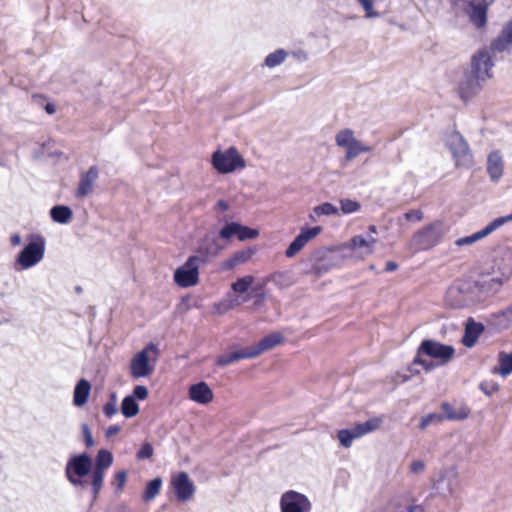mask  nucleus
Wrapping results in <instances>:
<instances>
[{"label": "nucleus", "mask_w": 512, "mask_h": 512, "mask_svg": "<svg viewBox=\"0 0 512 512\" xmlns=\"http://www.w3.org/2000/svg\"><path fill=\"white\" fill-rule=\"evenodd\" d=\"M337 436L340 444L345 448H349L352 445L353 440L357 439L353 428L339 430Z\"/></svg>", "instance_id": "obj_42"}, {"label": "nucleus", "mask_w": 512, "mask_h": 512, "mask_svg": "<svg viewBox=\"0 0 512 512\" xmlns=\"http://www.w3.org/2000/svg\"><path fill=\"white\" fill-rule=\"evenodd\" d=\"M425 469V463L421 460H415L410 464V471L414 474L423 472Z\"/></svg>", "instance_id": "obj_58"}, {"label": "nucleus", "mask_w": 512, "mask_h": 512, "mask_svg": "<svg viewBox=\"0 0 512 512\" xmlns=\"http://www.w3.org/2000/svg\"><path fill=\"white\" fill-rule=\"evenodd\" d=\"M461 480L455 467H449L441 472L439 479L435 482L434 488L442 495L454 496L459 490Z\"/></svg>", "instance_id": "obj_13"}, {"label": "nucleus", "mask_w": 512, "mask_h": 512, "mask_svg": "<svg viewBox=\"0 0 512 512\" xmlns=\"http://www.w3.org/2000/svg\"><path fill=\"white\" fill-rule=\"evenodd\" d=\"M411 378L412 376L410 375V373H398L396 376V381L399 383H406L410 381Z\"/></svg>", "instance_id": "obj_62"}, {"label": "nucleus", "mask_w": 512, "mask_h": 512, "mask_svg": "<svg viewBox=\"0 0 512 512\" xmlns=\"http://www.w3.org/2000/svg\"><path fill=\"white\" fill-rule=\"evenodd\" d=\"M117 412V408H116V405H114L113 402H107L104 406H103V413L111 418L113 415H115Z\"/></svg>", "instance_id": "obj_59"}, {"label": "nucleus", "mask_w": 512, "mask_h": 512, "mask_svg": "<svg viewBox=\"0 0 512 512\" xmlns=\"http://www.w3.org/2000/svg\"><path fill=\"white\" fill-rule=\"evenodd\" d=\"M480 389L486 394V395H492L495 391L499 389V386L497 383H482L480 385Z\"/></svg>", "instance_id": "obj_57"}, {"label": "nucleus", "mask_w": 512, "mask_h": 512, "mask_svg": "<svg viewBox=\"0 0 512 512\" xmlns=\"http://www.w3.org/2000/svg\"><path fill=\"white\" fill-rule=\"evenodd\" d=\"M487 81L477 74L465 69L458 83V94L464 102H468L476 96Z\"/></svg>", "instance_id": "obj_10"}, {"label": "nucleus", "mask_w": 512, "mask_h": 512, "mask_svg": "<svg viewBox=\"0 0 512 512\" xmlns=\"http://www.w3.org/2000/svg\"><path fill=\"white\" fill-rule=\"evenodd\" d=\"M440 420L441 416L437 414H429L421 419L420 422V429H425L432 421L434 420Z\"/></svg>", "instance_id": "obj_56"}, {"label": "nucleus", "mask_w": 512, "mask_h": 512, "mask_svg": "<svg viewBox=\"0 0 512 512\" xmlns=\"http://www.w3.org/2000/svg\"><path fill=\"white\" fill-rule=\"evenodd\" d=\"M506 280L507 278L494 277L469 283L473 292L475 293V296L479 298V303H481L489 297L495 295Z\"/></svg>", "instance_id": "obj_15"}, {"label": "nucleus", "mask_w": 512, "mask_h": 512, "mask_svg": "<svg viewBox=\"0 0 512 512\" xmlns=\"http://www.w3.org/2000/svg\"><path fill=\"white\" fill-rule=\"evenodd\" d=\"M81 428H82V433H83L84 442H85L86 447H88V448L92 447L94 445V440H93L92 433L90 431L89 426L87 424H82Z\"/></svg>", "instance_id": "obj_53"}, {"label": "nucleus", "mask_w": 512, "mask_h": 512, "mask_svg": "<svg viewBox=\"0 0 512 512\" xmlns=\"http://www.w3.org/2000/svg\"><path fill=\"white\" fill-rule=\"evenodd\" d=\"M189 397L198 404H208L213 400V392L206 382H198L189 388Z\"/></svg>", "instance_id": "obj_25"}, {"label": "nucleus", "mask_w": 512, "mask_h": 512, "mask_svg": "<svg viewBox=\"0 0 512 512\" xmlns=\"http://www.w3.org/2000/svg\"><path fill=\"white\" fill-rule=\"evenodd\" d=\"M200 262L189 256L186 262L174 272L175 283L182 288L195 286L199 281Z\"/></svg>", "instance_id": "obj_9"}, {"label": "nucleus", "mask_w": 512, "mask_h": 512, "mask_svg": "<svg viewBox=\"0 0 512 512\" xmlns=\"http://www.w3.org/2000/svg\"><path fill=\"white\" fill-rule=\"evenodd\" d=\"M282 512H309L311 503L309 499L296 491L290 490L285 492L280 500Z\"/></svg>", "instance_id": "obj_14"}, {"label": "nucleus", "mask_w": 512, "mask_h": 512, "mask_svg": "<svg viewBox=\"0 0 512 512\" xmlns=\"http://www.w3.org/2000/svg\"><path fill=\"white\" fill-rule=\"evenodd\" d=\"M425 356L424 354H418V350H416V355L414 357V363L419 364L423 370L427 373L433 371L439 366H442L441 364H438L437 361H429L423 358Z\"/></svg>", "instance_id": "obj_44"}, {"label": "nucleus", "mask_w": 512, "mask_h": 512, "mask_svg": "<svg viewBox=\"0 0 512 512\" xmlns=\"http://www.w3.org/2000/svg\"><path fill=\"white\" fill-rule=\"evenodd\" d=\"M382 423V420L380 418H371L368 419L365 422L358 423L353 427V430L357 436V438H360L368 433H371L375 430H377Z\"/></svg>", "instance_id": "obj_31"}, {"label": "nucleus", "mask_w": 512, "mask_h": 512, "mask_svg": "<svg viewBox=\"0 0 512 512\" xmlns=\"http://www.w3.org/2000/svg\"><path fill=\"white\" fill-rule=\"evenodd\" d=\"M360 208H361V204L356 200H352V199H348V198L340 200V209L343 214L355 213V212L359 211Z\"/></svg>", "instance_id": "obj_45"}, {"label": "nucleus", "mask_w": 512, "mask_h": 512, "mask_svg": "<svg viewBox=\"0 0 512 512\" xmlns=\"http://www.w3.org/2000/svg\"><path fill=\"white\" fill-rule=\"evenodd\" d=\"M417 350L418 354H424L441 365L449 363L455 354L453 346L442 344L432 339H424L418 346Z\"/></svg>", "instance_id": "obj_8"}, {"label": "nucleus", "mask_w": 512, "mask_h": 512, "mask_svg": "<svg viewBox=\"0 0 512 512\" xmlns=\"http://www.w3.org/2000/svg\"><path fill=\"white\" fill-rule=\"evenodd\" d=\"M104 474L101 472L92 471L91 475V492L93 499L96 500L98 498V495L102 489L103 481H104Z\"/></svg>", "instance_id": "obj_41"}, {"label": "nucleus", "mask_w": 512, "mask_h": 512, "mask_svg": "<svg viewBox=\"0 0 512 512\" xmlns=\"http://www.w3.org/2000/svg\"><path fill=\"white\" fill-rule=\"evenodd\" d=\"M486 322L488 326L496 330H504L510 326L504 310L489 314Z\"/></svg>", "instance_id": "obj_33"}, {"label": "nucleus", "mask_w": 512, "mask_h": 512, "mask_svg": "<svg viewBox=\"0 0 512 512\" xmlns=\"http://www.w3.org/2000/svg\"><path fill=\"white\" fill-rule=\"evenodd\" d=\"M442 410L449 420H464L468 417L469 411L465 408H460L456 410L451 404L448 402L442 403Z\"/></svg>", "instance_id": "obj_39"}, {"label": "nucleus", "mask_w": 512, "mask_h": 512, "mask_svg": "<svg viewBox=\"0 0 512 512\" xmlns=\"http://www.w3.org/2000/svg\"><path fill=\"white\" fill-rule=\"evenodd\" d=\"M45 248V238L38 234L32 235L31 240L23 247L15 259V270H28L39 264L45 256Z\"/></svg>", "instance_id": "obj_1"}, {"label": "nucleus", "mask_w": 512, "mask_h": 512, "mask_svg": "<svg viewBox=\"0 0 512 512\" xmlns=\"http://www.w3.org/2000/svg\"><path fill=\"white\" fill-rule=\"evenodd\" d=\"M92 469V460L87 453L74 455L69 458L65 467V476L74 487H86L87 481L83 478Z\"/></svg>", "instance_id": "obj_2"}, {"label": "nucleus", "mask_w": 512, "mask_h": 512, "mask_svg": "<svg viewBox=\"0 0 512 512\" xmlns=\"http://www.w3.org/2000/svg\"><path fill=\"white\" fill-rule=\"evenodd\" d=\"M492 55L494 54L490 49V45L479 48L472 54L467 69L486 81L490 80L493 77V67L495 66Z\"/></svg>", "instance_id": "obj_5"}, {"label": "nucleus", "mask_w": 512, "mask_h": 512, "mask_svg": "<svg viewBox=\"0 0 512 512\" xmlns=\"http://www.w3.org/2000/svg\"><path fill=\"white\" fill-rule=\"evenodd\" d=\"M99 170L97 166H91L85 173H82L75 191L76 198L83 199L93 192L94 185L98 179Z\"/></svg>", "instance_id": "obj_21"}, {"label": "nucleus", "mask_w": 512, "mask_h": 512, "mask_svg": "<svg viewBox=\"0 0 512 512\" xmlns=\"http://www.w3.org/2000/svg\"><path fill=\"white\" fill-rule=\"evenodd\" d=\"M91 392V384L88 380L80 379L74 388L73 392V404L76 407H82L86 404L88 397Z\"/></svg>", "instance_id": "obj_27"}, {"label": "nucleus", "mask_w": 512, "mask_h": 512, "mask_svg": "<svg viewBox=\"0 0 512 512\" xmlns=\"http://www.w3.org/2000/svg\"><path fill=\"white\" fill-rule=\"evenodd\" d=\"M465 12L470 22L477 28L483 29L487 25L488 4H476L474 0H466Z\"/></svg>", "instance_id": "obj_19"}, {"label": "nucleus", "mask_w": 512, "mask_h": 512, "mask_svg": "<svg viewBox=\"0 0 512 512\" xmlns=\"http://www.w3.org/2000/svg\"><path fill=\"white\" fill-rule=\"evenodd\" d=\"M491 233H492V230L489 227V225H487L486 227H484L480 231L473 233L472 235L457 239L455 241V245H457L459 247L464 246V245H471V244L483 239L484 237L488 236Z\"/></svg>", "instance_id": "obj_35"}, {"label": "nucleus", "mask_w": 512, "mask_h": 512, "mask_svg": "<svg viewBox=\"0 0 512 512\" xmlns=\"http://www.w3.org/2000/svg\"><path fill=\"white\" fill-rule=\"evenodd\" d=\"M154 448L151 443L145 442L136 453L137 460H146L153 456Z\"/></svg>", "instance_id": "obj_48"}, {"label": "nucleus", "mask_w": 512, "mask_h": 512, "mask_svg": "<svg viewBox=\"0 0 512 512\" xmlns=\"http://www.w3.org/2000/svg\"><path fill=\"white\" fill-rule=\"evenodd\" d=\"M336 145L346 150L345 160L352 161L358 154L359 140L354 136L353 130L345 128L335 136Z\"/></svg>", "instance_id": "obj_16"}, {"label": "nucleus", "mask_w": 512, "mask_h": 512, "mask_svg": "<svg viewBox=\"0 0 512 512\" xmlns=\"http://www.w3.org/2000/svg\"><path fill=\"white\" fill-rule=\"evenodd\" d=\"M121 430V427L119 425H111L109 426L106 431H105V435L107 438H110L116 434H118Z\"/></svg>", "instance_id": "obj_60"}, {"label": "nucleus", "mask_w": 512, "mask_h": 512, "mask_svg": "<svg viewBox=\"0 0 512 512\" xmlns=\"http://www.w3.org/2000/svg\"><path fill=\"white\" fill-rule=\"evenodd\" d=\"M444 235V225L433 222L413 235L411 244L417 250H428L436 246Z\"/></svg>", "instance_id": "obj_6"}, {"label": "nucleus", "mask_w": 512, "mask_h": 512, "mask_svg": "<svg viewBox=\"0 0 512 512\" xmlns=\"http://www.w3.org/2000/svg\"><path fill=\"white\" fill-rule=\"evenodd\" d=\"M313 211L317 216L339 215V209L335 205H333L329 202H325V203H322V204L314 207Z\"/></svg>", "instance_id": "obj_43"}, {"label": "nucleus", "mask_w": 512, "mask_h": 512, "mask_svg": "<svg viewBox=\"0 0 512 512\" xmlns=\"http://www.w3.org/2000/svg\"><path fill=\"white\" fill-rule=\"evenodd\" d=\"M396 512H424V508L421 505L409 503L404 507L397 506Z\"/></svg>", "instance_id": "obj_54"}, {"label": "nucleus", "mask_w": 512, "mask_h": 512, "mask_svg": "<svg viewBox=\"0 0 512 512\" xmlns=\"http://www.w3.org/2000/svg\"><path fill=\"white\" fill-rule=\"evenodd\" d=\"M127 472L125 470L118 471L114 476L113 485H115V492L120 493L126 483Z\"/></svg>", "instance_id": "obj_49"}, {"label": "nucleus", "mask_w": 512, "mask_h": 512, "mask_svg": "<svg viewBox=\"0 0 512 512\" xmlns=\"http://www.w3.org/2000/svg\"><path fill=\"white\" fill-rule=\"evenodd\" d=\"M404 218L407 221L420 222L423 219V213L421 210H410L404 214Z\"/></svg>", "instance_id": "obj_55"}, {"label": "nucleus", "mask_w": 512, "mask_h": 512, "mask_svg": "<svg viewBox=\"0 0 512 512\" xmlns=\"http://www.w3.org/2000/svg\"><path fill=\"white\" fill-rule=\"evenodd\" d=\"M420 366L419 364H415L414 360L411 362V364L407 368V372L410 373V375L413 377L415 375L420 374V369L418 368Z\"/></svg>", "instance_id": "obj_61"}, {"label": "nucleus", "mask_w": 512, "mask_h": 512, "mask_svg": "<svg viewBox=\"0 0 512 512\" xmlns=\"http://www.w3.org/2000/svg\"><path fill=\"white\" fill-rule=\"evenodd\" d=\"M72 210L65 205H55L50 209L51 219L59 224H66L72 219Z\"/></svg>", "instance_id": "obj_30"}, {"label": "nucleus", "mask_w": 512, "mask_h": 512, "mask_svg": "<svg viewBox=\"0 0 512 512\" xmlns=\"http://www.w3.org/2000/svg\"><path fill=\"white\" fill-rule=\"evenodd\" d=\"M171 484L175 496L179 501L186 502L190 500L195 493V485L186 472L178 473V475L172 479Z\"/></svg>", "instance_id": "obj_17"}, {"label": "nucleus", "mask_w": 512, "mask_h": 512, "mask_svg": "<svg viewBox=\"0 0 512 512\" xmlns=\"http://www.w3.org/2000/svg\"><path fill=\"white\" fill-rule=\"evenodd\" d=\"M162 486V479L160 477H156L149 481L145 487V490L142 495V499L145 502H149L153 500L160 492Z\"/></svg>", "instance_id": "obj_36"}, {"label": "nucleus", "mask_w": 512, "mask_h": 512, "mask_svg": "<svg viewBox=\"0 0 512 512\" xmlns=\"http://www.w3.org/2000/svg\"><path fill=\"white\" fill-rule=\"evenodd\" d=\"M255 254V249L246 248L235 252L230 258L223 262L222 268L224 270H231L234 267L248 262Z\"/></svg>", "instance_id": "obj_26"}, {"label": "nucleus", "mask_w": 512, "mask_h": 512, "mask_svg": "<svg viewBox=\"0 0 512 512\" xmlns=\"http://www.w3.org/2000/svg\"><path fill=\"white\" fill-rule=\"evenodd\" d=\"M131 397H135V400H144L148 396V389L144 385H137L133 389Z\"/></svg>", "instance_id": "obj_52"}, {"label": "nucleus", "mask_w": 512, "mask_h": 512, "mask_svg": "<svg viewBox=\"0 0 512 512\" xmlns=\"http://www.w3.org/2000/svg\"><path fill=\"white\" fill-rule=\"evenodd\" d=\"M113 463V455L110 451L106 449H101L98 451L95 459V467L93 471L105 473V470L108 469Z\"/></svg>", "instance_id": "obj_32"}, {"label": "nucleus", "mask_w": 512, "mask_h": 512, "mask_svg": "<svg viewBox=\"0 0 512 512\" xmlns=\"http://www.w3.org/2000/svg\"><path fill=\"white\" fill-rule=\"evenodd\" d=\"M254 280L255 279L252 275H246L244 277L238 278L237 281L231 284V289L236 293H245L253 284Z\"/></svg>", "instance_id": "obj_40"}, {"label": "nucleus", "mask_w": 512, "mask_h": 512, "mask_svg": "<svg viewBox=\"0 0 512 512\" xmlns=\"http://www.w3.org/2000/svg\"><path fill=\"white\" fill-rule=\"evenodd\" d=\"M504 161L498 150H493L487 157V173L492 182L497 183L503 176Z\"/></svg>", "instance_id": "obj_22"}, {"label": "nucleus", "mask_w": 512, "mask_h": 512, "mask_svg": "<svg viewBox=\"0 0 512 512\" xmlns=\"http://www.w3.org/2000/svg\"><path fill=\"white\" fill-rule=\"evenodd\" d=\"M322 231L321 226H314L311 228H303L300 233L289 244L285 251L288 258L294 257L311 239L319 235Z\"/></svg>", "instance_id": "obj_18"}, {"label": "nucleus", "mask_w": 512, "mask_h": 512, "mask_svg": "<svg viewBox=\"0 0 512 512\" xmlns=\"http://www.w3.org/2000/svg\"><path fill=\"white\" fill-rule=\"evenodd\" d=\"M484 329L485 327L482 323L476 322L473 318H468L465 324L464 335L462 337L463 345L467 348L473 347Z\"/></svg>", "instance_id": "obj_23"}, {"label": "nucleus", "mask_w": 512, "mask_h": 512, "mask_svg": "<svg viewBox=\"0 0 512 512\" xmlns=\"http://www.w3.org/2000/svg\"><path fill=\"white\" fill-rule=\"evenodd\" d=\"M288 53L286 50L280 48L268 54L264 60L263 66L274 68L281 65L287 58Z\"/></svg>", "instance_id": "obj_37"}, {"label": "nucleus", "mask_w": 512, "mask_h": 512, "mask_svg": "<svg viewBox=\"0 0 512 512\" xmlns=\"http://www.w3.org/2000/svg\"><path fill=\"white\" fill-rule=\"evenodd\" d=\"M446 302L452 308L460 309L479 303V298L475 296L470 283L464 282L448 289Z\"/></svg>", "instance_id": "obj_7"}, {"label": "nucleus", "mask_w": 512, "mask_h": 512, "mask_svg": "<svg viewBox=\"0 0 512 512\" xmlns=\"http://www.w3.org/2000/svg\"><path fill=\"white\" fill-rule=\"evenodd\" d=\"M10 242L13 246H19L22 244V238L19 234H13L10 238Z\"/></svg>", "instance_id": "obj_64"}, {"label": "nucleus", "mask_w": 512, "mask_h": 512, "mask_svg": "<svg viewBox=\"0 0 512 512\" xmlns=\"http://www.w3.org/2000/svg\"><path fill=\"white\" fill-rule=\"evenodd\" d=\"M156 350V346L150 343L134 355L130 362V374L134 379L148 377L152 374L154 366L149 362L148 352Z\"/></svg>", "instance_id": "obj_11"}, {"label": "nucleus", "mask_w": 512, "mask_h": 512, "mask_svg": "<svg viewBox=\"0 0 512 512\" xmlns=\"http://www.w3.org/2000/svg\"><path fill=\"white\" fill-rule=\"evenodd\" d=\"M499 367L493 369V373H497L502 377H506L512 373V351L509 353L501 351L498 354Z\"/></svg>", "instance_id": "obj_29"}, {"label": "nucleus", "mask_w": 512, "mask_h": 512, "mask_svg": "<svg viewBox=\"0 0 512 512\" xmlns=\"http://www.w3.org/2000/svg\"><path fill=\"white\" fill-rule=\"evenodd\" d=\"M243 359H251L249 351L246 348H242L240 350L234 351L230 354H223L216 358V365L220 367L228 366L236 361Z\"/></svg>", "instance_id": "obj_28"}, {"label": "nucleus", "mask_w": 512, "mask_h": 512, "mask_svg": "<svg viewBox=\"0 0 512 512\" xmlns=\"http://www.w3.org/2000/svg\"><path fill=\"white\" fill-rule=\"evenodd\" d=\"M445 143L451 151L456 166L469 168L473 164V155L465 138L456 130L446 135Z\"/></svg>", "instance_id": "obj_3"}, {"label": "nucleus", "mask_w": 512, "mask_h": 512, "mask_svg": "<svg viewBox=\"0 0 512 512\" xmlns=\"http://www.w3.org/2000/svg\"><path fill=\"white\" fill-rule=\"evenodd\" d=\"M373 148L371 146L363 144L361 141H359V148H358V154L361 153H368L371 152Z\"/></svg>", "instance_id": "obj_63"}, {"label": "nucleus", "mask_w": 512, "mask_h": 512, "mask_svg": "<svg viewBox=\"0 0 512 512\" xmlns=\"http://www.w3.org/2000/svg\"><path fill=\"white\" fill-rule=\"evenodd\" d=\"M121 412L126 418H132L139 413V405L135 397L130 395L124 397L121 403Z\"/></svg>", "instance_id": "obj_38"}, {"label": "nucleus", "mask_w": 512, "mask_h": 512, "mask_svg": "<svg viewBox=\"0 0 512 512\" xmlns=\"http://www.w3.org/2000/svg\"><path fill=\"white\" fill-rule=\"evenodd\" d=\"M358 2L362 5L365 10L367 18H377L379 17V13L373 10V1L372 0H358Z\"/></svg>", "instance_id": "obj_50"}, {"label": "nucleus", "mask_w": 512, "mask_h": 512, "mask_svg": "<svg viewBox=\"0 0 512 512\" xmlns=\"http://www.w3.org/2000/svg\"><path fill=\"white\" fill-rule=\"evenodd\" d=\"M259 235V232L256 229L249 228L247 226H243L239 224L237 238L240 241H245L247 239H254Z\"/></svg>", "instance_id": "obj_47"}, {"label": "nucleus", "mask_w": 512, "mask_h": 512, "mask_svg": "<svg viewBox=\"0 0 512 512\" xmlns=\"http://www.w3.org/2000/svg\"><path fill=\"white\" fill-rule=\"evenodd\" d=\"M223 248L224 246L219 243V239L215 235L208 234L201 239L196 249V254L192 256L196 257V260L201 264H206L218 256Z\"/></svg>", "instance_id": "obj_12"}, {"label": "nucleus", "mask_w": 512, "mask_h": 512, "mask_svg": "<svg viewBox=\"0 0 512 512\" xmlns=\"http://www.w3.org/2000/svg\"><path fill=\"white\" fill-rule=\"evenodd\" d=\"M510 221H512V213L506 216L498 217L491 221L488 225L491 228L492 232H494L496 229L500 228L502 225Z\"/></svg>", "instance_id": "obj_51"}, {"label": "nucleus", "mask_w": 512, "mask_h": 512, "mask_svg": "<svg viewBox=\"0 0 512 512\" xmlns=\"http://www.w3.org/2000/svg\"><path fill=\"white\" fill-rule=\"evenodd\" d=\"M238 229H239V223L230 222L221 228V230L219 231V236L222 239H226V240L230 239L232 236L237 237Z\"/></svg>", "instance_id": "obj_46"}, {"label": "nucleus", "mask_w": 512, "mask_h": 512, "mask_svg": "<svg viewBox=\"0 0 512 512\" xmlns=\"http://www.w3.org/2000/svg\"><path fill=\"white\" fill-rule=\"evenodd\" d=\"M512 47V18L502 27L500 33L490 43V49L494 56L498 53L510 52Z\"/></svg>", "instance_id": "obj_20"}, {"label": "nucleus", "mask_w": 512, "mask_h": 512, "mask_svg": "<svg viewBox=\"0 0 512 512\" xmlns=\"http://www.w3.org/2000/svg\"><path fill=\"white\" fill-rule=\"evenodd\" d=\"M282 340H283V336L281 333H278V332L271 333V334L263 337L257 345H255L253 347H247L249 354L251 356V359L256 358L261 353L274 348L275 346L280 344Z\"/></svg>", "instance_id": "obj_24"}, {"label": "nucleus", "mask_w": 512, "mask_h": 512, "mask_svg": "<svg viewBox=\"0 0 512 512\" xmlns=\"http://www.w3.org/2000/svg\"><path fill=\"white\" fill-rule=\"evenodd\" d=\"M212 165L221 174L232 173L246 166L245 160L235 147H229L225 151L216 150L212 154Z\"/></svg>", "instance_id": "obj_4"}, {"label": "nucleus", "mask_w": 512, "mask_h": 512, "mask_svg": "<svg viewBox=\"0 0 512 512\" xmlns=\"http://www.w3.org/2000/svg\"><path fill=\"white\" fill-rule=\"evenodd\" d=\"M376 238L372 235L364 237L362 235H356L351 239V247L354 249L365 248L366 254H372Z\"/></svg>", "instance_id": "obj_34"}]
</instances>
